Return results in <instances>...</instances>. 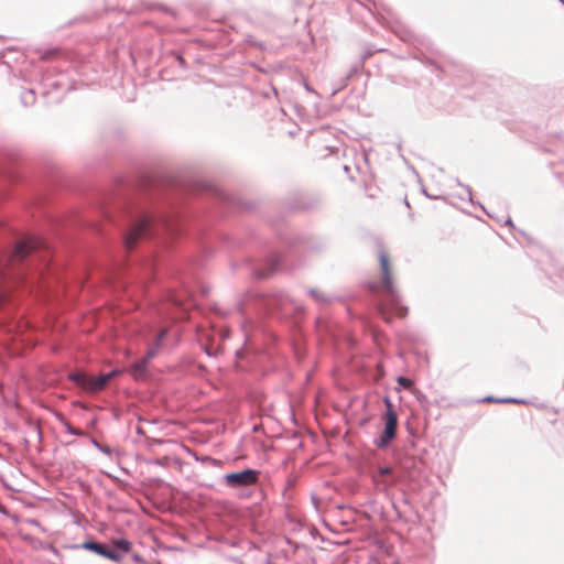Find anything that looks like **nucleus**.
Masks as SVG:
<instances>
[{"label":"nucleus","instance_id":"1","mask_svg":"<svg viewBox=\"0 0 564 564\" xmlns=\"http://www.w3.org/2000/svg\"><path fill=\"white\" fill-rule=\"evenodd\" d=\"M378 260L381 270V279L378 284H373L371 288L373 291H381L387 297V303L381 304L379 307L380 313L386 321H390L386 312L390 306L392 310H394L397 316L404 317L408 310L398 304L391 256L384 248H381L378 252Z\"/></svg>","mask_w":564,"mask_h":564},{"label":"nucleus","instance_id":"2","mask_svg":"<svg viewBox=\"0 0 564 564\" xmlns=\"http://www.w3.org/2000/svg\"><path fill=\"white\" fill-rule=\"evenodd\" d=\"M119 373V370H113L98 377H93L85 372H74L69 375V379L85 391L97 393L101 391L108 384V382Z\"/></svg>","mask_w":564,"mask_h":564},{"label":"nucleus","instance_id":"3","mask_svg":"<svg viewBox=\"0 0 564 564\" xmlns=\"http://www.w3.org/2000/svg\"><path fill=\"white\" fill-rule=\"evenodd\" d=\"M386 413L383 416L384 429L377 441V446L380 448L387 447L392 440L395 438L398 427V414L393 409V404L389 398L384 399Z\"/></svg>","mask_w":564,"mask_h":564},{"label":"nucleus","instance_id":"4","mask_svg":"<svg viewBox=\"0 0 564 564\" xmlns=\"http://www.w3.org/2000/svg\"><path fill=\"white\" fill-rule=\"evenodd\" d=\"M259 471L253 469H245L238 473L227 474L225 476L226 484L230 487H247L257 484Z\"/></svg>","mask_w":564,"mask_h":564},{"label":"nucleus","instance_id":"5","mask_svg":"<svg viewBox=\"0 0 564 564\" xmlns=\"http://www.w3.org/2000/svg\"><path fill=\"white\" fill-rule=\"evenodd\" d=\"M73 549L83 547L85 550L95 552L96 554L104 556L106 558H109L111 561L118 562L121 560V554H119L117 551H113L106 546L105 544L97 543L94 541H87L84 542L80 545H74Z\"/></svg>","mask_w":564,"mask_h":564},{"label":"nucleus","instance_id":"6","mask_svg":"<svg viewBox=\"0 0 564 564\" xmlns=\"http://www.w3.org/2000/svg\"><path fill=\"white\" fill-rule=\"evenodd\" d=\"M149 227V220L143 218L139 220L135 225H133L126 236L124 243L128 249H132L139 239L145 236V232Z\"/></svg>","mask_w":564,"mask_h":564},{"label":"nucleus","instance_id":"7","mask_svg":"<svg viewBox=\"0 0 564 564\" xmlns=\"http://www.w3.org/2000/svg\"><path fill=\"white\" fill-rule=\"evenodd\" d=\"M36 248L35 239H26L19 242L15 246L13 257L18 260L24 259L28 254H30Z\"/></svg>","mask_w":564,"mask_h":564},{"label":"nucleus","instance_id":"8","mask_svg":"<svg viewBox=\"0 0 564 564\" xmlns=\"http://www.w3.org/2000/svg\"><path fill=\"white\" fill-rule=\"evenodd\" d=\"M113 545H115V550L113 551H117L119 554H124V553H128L131 551V542L126 540V539H118V540H115L113 541Z\"/></svg>","mask_w":564,"mask_h":564},{"label":"nucleus","instance_id":"9","mask_svg":"<svg viewBox=\"0 0 564 564\" xmlns=\"http://www.w3.org/2000/svg\"><path fill=\"white\" fill-rule=\"evenodd\" d=\"M145 366H147V360L145 359L134 364V366L132 368L133 377H135V378L142 377L143 373L145 372Z\"/></svg>","mask_w":564,"mask_h":564},{"label":"nucleus","instance_id":"10","mask_svg":"<svg viewBox=\"0 0 564 564\" xmlns=\"http://www.w3.org/2000/svg\"><path fill=\"white\" fill-rule=\"evenodd\" d=\"M398 383L403 387L404 389H411L413 386V381L405 377H399Z\"/></svg>","mask_w":564,"mask_h":564},{"label":"nucleus","instance_id":"11","mask_svg":"<svg viewBox=\"0 0 564 564\" xmlns=\"http://www.w3.org/2000/svg\"><path fill=\"white\" fill-rule=\"evenodd\" d=\"M56 54H57V50L47 51L41 55V59H43V61L50 59L51 57L55 56Z\"/></svg>","mask_w":564,"mask_h":564},{"label":"nucleus","instance_id":"12","mask_svg":"<svg viewBox=\"0 0 564 564\" xmlns=\"http://www.w3.org/2000/svg\"><path fill=\"white\" fill-rule=\"evenodd\" d=\"M165 335H166V329H162V330L159 333V335H158V337H156V347H159V346H160V344H161V341L163 340V338L165 337Z\"/></svg>","mask_w":564,"mask_h":564},{"label":"nucleus","instance_id":"13","mask_svg":"<svg viewBox=\"0 0 564 564\" xmlns=\"http://www.w3.org/2000/svg\"><path fill=\"white\" fill-rule=\"evenodd\" d=\"M391 474V468L390 467H382L380 468V475L381 476H386V475H389Z\"/></svg>","mask_w":564,"mask_h":564},{"label":"nucleus","instance_id":"14","mask_svg":"<svg viewBox=\"0 0 564 564\" xmlns=\"http://www.w3.org/2000/svg\"><path fill=\"white\" fill-rule=\"evenodd\" d=\"M155 352H156V349L155 348H151L148 351V355H147L148 359L152 358L155 355Z\"/></svg>","mask_w":564,"mask_h":564},{"label":"nucleus","instance_id":"15","mask_svg":"<svg viewBox=\"0 0 564 564\" xmlns=\"http://www.w3.org/2000/svg\"><path fill=\"white\" fill-rule=\"evenodd\" d=\"M311 294H312V296H314V297H315V299H317V300H318V299H322V297L319 296L318 292H317V291H315V290L311 291Z\"/></svg>","mask_w":564,"mask_h":564},{"label":"nucleus","instance_id":"16","mask_svg":"<svg viewBox=\"0 0 564 564\" xmlns=\"http://www.w3.org/2000/svg\"><path fill=\"white\" fill-rule=\"evenodd\" d=\"M4 300V293L0 291V303H2Z\"/></svg>","mask_w":564,"mask_h":564},{"label":"nucleus","instance_id":"17","mask_svg":"<svg viewBox=\"0 0 564 564\" xmlns=\"http://www.w3.org/2000/svg\"><path fill=\"white\" fill-rule=\"evenodd\" d=\"M503 402H514L513 399H506V400H502Z\"/></svg>","mask_w":564,"mask_h":564},{"label":"nucleus","instance_id":"18","mask_svg":"<svg viewBox=\"0 0 564 564\" xmlns=\"http://www.w3.org/2000/svg\"><path fill=\"white\" fill-rule=\"evenodd\" d=\"M486 401L494 402L495 400L492 398H487Z\"/></svg>","mask_w":564,"mask_h":564},{"label":"nucleus","instance_id":"19","mask_svg":"<svg viewBox=\"0 0 564 564\" xmlns=\"http://www.w3.org/2000/svg\"><path fill=\"white\" fill-rule=\"evenodd\" d=\"M393 564H399V563L394 562Z\"/></svg>","mask_w":564,"mask_h":564}]
</instances>
